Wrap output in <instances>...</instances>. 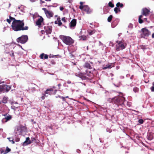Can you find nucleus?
I'll use <instances>...</instances> for the list:
<instances>
[{
  "label": "nucleus",
  "instance_id": "nucleus-19",
  "mask_svg": "<svg viewBox=\"0 0 154 154\" xmlns=\"http://www.w3.org/2000/svg\"><path fill=\"white\" fill-rule=\"evenodd\" d=\"M48 56L47 54H45L43 53L40 56V57L41 59H47L48 58Z\"/></svg>",
  "mask_w": 154,
  "mask_h": 154
},
{
  "label": "nucleus",
  "instance_id": "nucleus-2",
  "mask_svg": "<svg viewBox=\"0 0 154 154\" xmlns=\"http://www.w3.org/2000/svg\"><path fill=\"white\" fill-rule=\"evenodd\" d=\"M150 12L149 9H148L146 8H143L141 11V15L139 16L138 18V22L140 23H143V20L142 18H143V16H147L149 15Z\"/></svg>",
  "mask_w": 154,
  "mask_h": 154
},
{
  "label": "nucleus",
  "instance_id": "nucleus-57",
  "mask_svg": "<svg viewBox=\"0 0 154 154\" xmlns=\"http://www.w3.org/2000/svg\"><path fill=\"white\" fill-rule=\"evenodd\" d=\"M32 88L33 89V90L34 91H35V88Z\"/></svg>",
  "mask_w": 154,
  "mask_h": 154
},
{
  "label": "nucleus",
  "instance_id": "nucleus-14",
  "mask_svg": "<svg viewBox=\"0 0 154 154\" xmlns=\"http://www.w3.org/2000/svg\"><path fill=\"white\" fill-rule=\"evenodd\" d=\"M82 10L86 12L88 14H90L92 12V10H91L88 5H84L83 8Z\"/></svg>",
  "mask_w": 154,
  "mask_h": 154
},
{
  "label": "nucleus",
  "instance_id": "nucleus-55",
  "mask_svg": "<svg viewBox=\"0 0 154 154\" xmlns=\"http://www.w3.org/2000/svg\"><path fill=\"white\" fill-rule=\"evenodd\" d=\"M12 143H13V144H14V143H15V142L13 140H12Z\"/></svg>",
  "mask_w": 154,
  "mask_h": 154
},
{
  "label": "nucleus",
  "instance_id": "nucleus-7",
  "mask_svg": "<svg viewBox=\"0 0 154 154\" xmlns=\"http://www.w3.org/2000/svg\"><path fill=\"white\" fill-rule=\"evenodd\" d=\"M28 39V37L27 35H23L21 37L17 38L16 41L18 43H20L23 44L27 42Z\"/></svg>",
  "mask_w": 154,
  "mask_h": 154
},
{
  "label": "nucleus",
  "instance_id": "nucleus-44",
  "mask_svg": "<svg viewBox=\"0 0 154 154\" xmlns=\"http://www.w3.org/2000/svg\"><path fill=\"white\" fill-rule=\"evenodd\" d=\"M61 20L63 21L64 22H66L65 17L62 18L61 19Z\"/></svg>",
  "mask_w": 154,
  "mask_h": 154
},
{
  "label": "nucleus",
  "instance_id": "nucleus-13",
  "mask_svg": "<svg viewBox=\"0 0 154 154\" xmlns=\"http://www.w3.org/2000/svg\"><path fill=\"white\" fill-rule=\"evenodd\" d=\"M77 20L76 19H72L69 23V26L70 28L75 27L76 24Z\"/></svg>",
  "mask_w": 154,
  "mask_h": 154
},
{
  "label": "nucleus",
  "instance_id": "nucleus-18",
  "mask_svg": "<svg viewBox=\"0 0 154 154\" xmlns=\"http://www.w3.org/2000/svg\"><path fill=\"white\" fill-rule=\"evenodd\" d=\"M43 20V19L42 17H40V18L36 21V24L38 26H40L41 25L42 23Z\"/></svg>",
  "mask_w": 154,
  "mask_h": 154
},
{
  "label": "nucleus",
  "instance_id": "nucleus-26",
  "mask_svg": "<svg viewBox=\"0 0 154 154\" xmlns=\"http://www.w3.org/2000/svg\"><path fill=\"white\" fill-rule=\"evenodd\" d=\"M113 16L112 15H110L107 18V21L108 22H110L112 21Z\"/></svg>",
  "mask_w": 154,
  "mask_h": 154
},
{
  "label": "nucleus",
  "instance_id": "nucleus-25",
  "mask_svg": "<svg viewBox=\"0 0 154 154\" xmlns=\"http://www.w3.org/2000/svg\"><path fill=\"white\" fill-rule=\"evenodd\" d=\"M96 32L95 30H93L88 32V34L89 35H91L94 34Z\"/></svg>",
  "mask_w": 154,
  "mask_h": 154
},
{
  "label": "nucleus",
  "instance_id": "nucleus-30",
  "mask_svg": "<svg viewBox=\"0 0 154 154\" xmlns=\"http://www.w3.org/2000/svg\"><path fill=\"white\" fill-rule=\"evenodd\" d=\"M9 19H10V20L11 21V20H13L12 22H15V21H17V20H16L15 18L11 16H9Z\"/></svg>",
  "mask_w": 154,
  "mask_h": 154
},
{
  "label": "nucleus",
  "instance_id": "nucleus-62",
  "mask_svg": "<svg viewBox=\"0 0 154 154\" xmlns=\"http://www.w3.org/2000/svg\"><path fill=\"white\" fill-rule=\"evenodd\" d=\"M23 128L24 129L25 128V127H23Z\"/></svg>",
  "mask_w": 154,
  "mask_h": 154
},
{
  "label": "nucleus",
  "instance_id": "nucleus-9",
  "mask_svg": "<svg viewBox=\"0 0 154 154\" xmlns=\"http://www.w3.org/2000/svg\"><path fill=\"white\" fill-rule=\"evenodd\" d=\"M57 90H54L53 88H51L47 89L45 92V93L46 94H49L50 95L52 94H55L57 91Z\"/></svg>",
  "mask_w": 154,
  "mask_h": 154
},
{
  "label": "nucleus",
  "instance_id": "nucleus-11",
  "mask_svg": "<svg viewBox=\"0 0 154 154\" xmlns=\"http://www.w3.org/2000/svg\"><path fill=\"white\" fill-rule=\"evenodd\" d=\"M93 63L92 62H86L84 65V67L89 69H92L93 67Z\"/></svg>",
  "mask_w": 154,
  "mask_h": 154
},
{
  "label": "nucleus",
  "instance_id": "nucleus-37",
  "mask_svg": "<svg viewBox=\"0 0 154 154\" xmlns=\"http://www.w3.org/2000/svg\"><path fill=\"white\" fill-rule=\"evenodd\" d=\"M153 86L150 88L152 92H154V82L152 84Z\"/></svg>",
  "mask_w": 154,
  "mask_h": 154
},
{
  "label": "nucleus",
  "instance_id": "nucleus-61",
  "mask_svg": "<svg viewBox=\"0 0 154 154\" xmlns=\"http://www.w3.org/2000/svg\"><path fill=\"white\" fill-rule=\"evenodd\" d=\"M9 7H10L11 5V4L10 3H9Z\"/></svg>",
  "mask_w": 154,
  "mask_h": 154
},
{
  "label": "nucleus",
  "instance_id": "nucleus-4",
  "mask_svg": "<svg viewBox=\"0 0 154 154\" xmlns=\"http://www.w3.org/2000/svg\"><path fill=\"white\" fill-rule=\"evenodd\" d=\"M125 100V97L122 96H118L114 97V102L118 106L122 105Z\"/></svg>",
  "mask_w": 154,
  "mask_h": 154
},
{
  "label": "nucleus",
  "instance_id": "nucleus-52",
  "mask_svg": "<svg viewBox=\"0 0 154 154\" xmlns=\"http://www.w3.org/2000/svg\"><path fill=\"white\" fill-rule=\"evenodd\" d=\"M152 38H154V33L152 34Z\"/></svg>",
  "mask_w": 154,
  "mask_h": 154
},
{
  "label": "nucleus",
  "instance_id": "nucleus-58",
  "mask_svg": "<svg viewBox=\"0 0 154 154\" xmlns=\"http://www.w3.org/2000/svg\"><path fill=\"white\" fill-rule=\"evenodd\" d=\"M55 23L56 24H57V21H55Z\"/></svg>",
  "mask_w": 154,
  "mask_h": 154
},
{
  "label": "nucleus",
  "instance_id": "nucleus-59",
  "mask_svg": "<svg viewBox=\"0 0 154 154\" xmlns=\"http://www.w3.org/2000/svg\"><path fill=\"white\" fill-rule=\"evenodd\" d=\"M65 98H69V97L68 96H66V97H65Z\"/></svg>",
  "mask_w": 154,
  "mask_h": 154
},
{
  "label": "nucleus",
  "instance_id": "nucleus-24",
  "mask_svg": "<svg viewBox=\"0 0 154 154\" xmlns=\"http://www.w3.org/2000/svg\"><path fill=\"white\" fill-rule=\"evenodd\" d=\"M86 72L85 73V74L88 76H91L92 75V73L91 72V71L88 72L87 70L86 71Z\"/></svg>",
  "mask_w": 154,
  "mask_h": 154
},
{
  "label": "nucleus",
  "instance_id": "nucleus-10",
  "mask_svg": "<svg viewBox=\"0 0 154 154\" xmlns=\"http://www.w3.org/2000/svg\"><path fill=\"white\" fill-rule=\"evenodd\" d=\"M42 9L45 11V14L48 18H50L53 16L54 14L51 11H48L45 8H43Z\"/></svg>",
  "mask_w": 154,
  "mask_h": 154
},
{
  "label": "nucleus",
  "instance_id": "nucleus-31",
  "mask_svg": "<svg viewBox=\"0 0 154 154\" xmlns=\"http://www.w3.org/2000/svg\"><path fill=\"white\" fill-rule=\"evenodd\" d=\"M11 149L9 148L8 146L6 147V150L5 151V153H7L11 151Z\"/></svg>",
  "mask_w": 154,
  "mask_h": 154
},
{
  "label": "nucleus",
  "instance_id": "nucleus-22",
  "mask_svg": "<svg viewBox=\"0 0 154 154\" xmlns=\"http://www.w3.org/2000/svg\"><path fill=\"white\" fill-rule=\"evenodd\" d=\"M79 38H80V39L81 40H82L83 41H85L86 40L87 37L85 35H81L79 36Z\"/></svg>",
  "mask_w": 154,
  "mask_h": 154
},
{
  "label": "nucleus",
  "instance_id": "nucleus-33",
  "mask_svg": "<svg viewBox=\"0 0 154 154\" xmlns=\"http://www.w3.org/2000/svg\"><path fill=\"white\" fill-rule=\"evenodd\" d=\"M153 137V136L151 134H149L148 135V139L149 140H152V139Z\"/></svg>",
  "mask_w": 154,
  "mask_h": 154
},
{
  "label": "nucleus",
  "instance_id": "nucleus-3",
  "mask_svg": "<svg viewBox=\"0 0 154 154\" xmlns=\"http://www.w3.org/2000/svg\"><path fill=\"white\" fill-rule=\"evenodd\" d=\"M60 38L63 42L66 45H70L74 42V40L69 36L62 35L60 36Z\"/></svg>",
  "mask_w": 154,
  "mask_h": 154
},
{
  "label": "nucleus",
  "instance_id": "nucleus-47",
  "mask_svg": "<svg viewBox=\"0 0 154 154\" xmlns=\"http://www.w3.org/2000/svg\"><path fill=\"white\" fill-rule=\"evenodd\" d=\"M55 56L50 54L49 55V57L50 58L54 57H55Z\"/></svg>",
  "mask_w": 154,
  "mask_h": 154
},
{
  "label": "nucleus",
  "instance_id": "nucleus-63",
  "mask_svg": "<svg viewBox=\"0 0 154 154\" xmlns=\"http://www.w3.org/2000/svg\"><path fill=\"white\" fill-rule=\"evenodd\" d=\"M120 110H122V109H120Z\"/></svg>",
  "mask_w": 154,
  "mask_h": 154
},
{
  "label": "nucleus",
  "instance_id": "nucleus-45",
  "mask_svg": "<svg viewBox=\"0 0 154 154\" xmlns=\"http://www.w3.org/2000/svg\"><path fill=\"white\" fill-rule=\"evenodd\" d=\"M6 21L7 22H8L10 24L11 23V21L10 20V19H7L6 20Z\"/></svg>",
  "mask_w": 154,
  "mask_h": 154
},
{
  "label": "nucleus",
  "instance_id": "nucleus-56",
  "mask_svg": "<svg viewBox=\"0 0 154 154\" xmlns=\"http://www.w3.org/2000/svg\"><path fill=\"white\" fill-rule=\"evenodd\" d=\"M57 85L59 86V87H60V86L61 85L60 84H58Z\"/></svg>",
  "mask_w": 154,
  "mask_h": 154
},
{
  "label": "nucleus",
  "instance_id": "nucleus-12",
  "mask_svg": "<svg viewBox=\"0 0 154 154\" xmlns=\"http://www.w3.org/2000/svg\"><path fill=\"white\" fill-rule=\"evenodd\" d=\"M32 142L31 140H30L29 138L27 137L26 138V140L23 143L22 145L23 146H24L30 144Z\"/></svg>",
  "mask_w": 154,
  "mask_h": 154
},
{
  "label": "nucleus",
  "instance_id": "nucleus-41",
  "mask_svg": "<svg viewBox=\"0 0 154 154\" xmlns=\"http://www.w3.org/2000/svg\"><path fill=\"white\" fill-rule=\"evenodd\" d=\"M10 54L11 56V57H14V53L13 51L11 52V53H10Z\"/></svg>",
  "mask_w": 154,
  "mask_h": 154
},
{
  "label": "nucleus",
  "instance_id": "nucleus-36",
  "mask_svg": "<svg viewBox=\"0 0 154 154\" xmlns=\"http://www.w3.org/2000/svg\"><path fill=\"white\" fill-rule=\"evenodd\" d=\"M138 122L140 124H142L144 122V121L142 119H140L138 120Z\"/></svg>",
  "mask_w": 154,
  "mask_h": 154
},
{
  "label": "nucleus",
  "instance_id": "nucleus-5",
  "mask_svg": "<svg viewBox=\"0 0 154 154\" xmlns=\"http://www.w3.org/2000/svg\"><path fill=\"white\" fill-rule=\"evenodd\" d=\"M116 45V50L117 51H119L125 49L126 46L125 43H124L122 41H117Z\"/></svg>",
  "mask_w": 154,
  "mask_h": 154
},
{
  "label": "nucleus",
  "instance_id": "nucleus-40",
  "mask_svg": "<svg viewBox=\"0 0 154 154\" xmlns=\"http://www.w3.org/2000/svg\"><path fill=\"white\" fill-rule=\"evenodd\" d=\"M58 25L59 26H60L62 24V23L61 22V20H60V19L58 21Z\"/></svg>",
  "mask_w": 154,
  "mask_h": 154
},
{
  "label": "nucleus",
  "instance_id": "nucleus-6",
  "mask_svg": "<svg viewBox=\"0 0 154 154\" xmlns=\"http://www.w3.org/2000/svg\"><path fill=\"white\" fill-rule=\"evenodd\" d=\"M141 38H147L150 34V32L146 28H143L140 32Z\"/></svg>",
  "mask_w": 154,
  "mask_h": 154
},
{
  "label": "nucleus",
  "instance_id": "nucleus-48",
  "mask_svg": "<svg viewBox=\"0 0 154 154\" xmlns=\"http://www.w3.org/2000/svg\"><path fill=\"white\" fill-rule=\"evenodd\" d=\"M20 139L19 138H17L15 139V141L16 142H18L20 141Z\"/></svg>",
  "mask_w": 154,
  "mask_h": 154
},
{
  "label": "nucleus",
  "instance_id": "nucleus-50",
  "mask_svg": "<svg viewBox=\"0 0 154 154\" xmlns=\"http://www.w3.org/2000/svg\"><path fill=\"white\" fill-rule=\"evenodd\" d=\"M40 2L41 4L45 3V2L44 1H42V0H40Z\"/></svg>",
  "mask_w": 154,
  "mask_h": 154
},
{
  "label": "nucleus",
  "instance_id": "nucleus-54",
  "mask_svg": "<svg viewBox=\"0 0 154 154\" xmlns=\"http://www.w3.org/2000/svg\"><path fill=\"white\" fill-rule=\"evenodd\" d=\"M152 17L153 20L154 21V14H152Z\"/></svg>",
  "mask_w": 154,
  "mask_h": 154
},
{
  "label": "nucleus",
  "instance_id": "nucleus-20",
  "mask_svg": "<svg viewBox=\"0 0 154 154\" xmlns=\"http://www.w3.org/2000/svg\"><path fill=\"white\" fill-rule=\"evenodd\" d=\"M8 98L7 97H4L2 99V102L4 103H7Z\"/></svg>",
  "mask_w": 154,
  "mask_h": 154
},
{
  "label": "nucleus",
  "instance_id": "nucleus-64",
  "mask_svg": "<svg viewBox=\"0 0 154 154\" xmlns=\"http://www.w3.org/2000/svg\"><path fill=\"white\" fill-rule=\"evenodd\" d=\"M130 25H131V27H132V25H131V24H130Z\"/></svg>",
  "mask_w": 154,
  "mask_h": 154
},
{
  "label": "nucleus",
  "instance_id": "nucleus-8",
  "mask_svg": "<svg viewBox=\"0 0 154 154\" xmlns=\"http://www.w3.org/2000/svg\"><path fill=\"white\" fill-rule=\"evenodd\" d=\"M11 87L6 85H0V93L5 92H8L11 89Z\"/></svg>",
  "mask_w": 154,
  "mask_h": 154
},
{
  "label": "nucleus",
  "instance_id": "nucleus-21",
  "mask_svg": "<svg viewBox=\"0 0 154 154\" xmlns=\"http://www.w3.org/2000/svg\"><path fill=\"white\" fill-rule=\"evenodd\" d=\"M114 11L116 14H117L119 12H120L121 10L120 8L118 7H116L114 8Z\"/></svg>",
  "mask_w": 154,
  "mask_h": 154
},
{
  "label": "nucleus",
  "instance_id": "nucleus-53",
  "mask_svg": "<svg viewBox=\"0 0 154 154\" xmlns=\"http://www.w3.org/2000/svg\"><path fill=\"white\" fill-rule=\"evenodd\" d=\"M4 151L3 150H1V154L2 153L4 152Z\"/></svg>",
  "mask_w": 154,
  "mask_h": 154
},
{
  "label": "nucleus",
  "instance_id": "nucleus-15",
  "mask_svg": "<svg viewBox=\"0 0 154 154\" xmlns=\"http://www.w3.org/2000/svg\"><path fill=\"white\" fill-rule=\"evenodd\" d=\"M85 73H83L81 72H79L75 73V75L76 76L79 77L83 79H86V77L85 76Z\"/></svg>",
  "mask_w": 154,
  "mask_h": 154
},
{
  "label": "nucleus",
  "instance_id": "nucleus-32",
  "mask_svg": "<svg viewBox=\"0 0 154 154\" xmlns=\"http://www.w3.org/2000/svg\"><path fill=\"white\" fill-rule=\"evenodd\" d=\"M133 90L135 93L138 92L139 91V89L136 87H135L133 88Z\"/></svg>",
  "mask_w": 154,
  "mask_h": 154
},
{
  "label": "nucleus",
  "instance_id": "nucleus-35",
  "mask_svg": "<svg viewBox=\"0 0 154 154\" xmlns=\"http://www.w3.org/2000/svg\"><path fill=\"white\" fill-rule=\"evenodd\" d=\"M31 140L32 142H34L35 143H37V142L36 141V140L35 138L34 137H32L31 138Z\"/></svg>",
  "mask_w": 154,
  "mask_h": 154
},
{
  "label": "nucleus",
  "instance_id": "nucleus-43",
  "mask_svg": "<svg viewBox=\"0 0 154 154\" xmlns=\"http://www.w3.org/2000/svg\"><path fill=\"white\" fill-rule=\"evenodd\" d=\"M60 97L62 99V100L63 101H65V97Z\"/></svg>",
  "mask_w": 154,
  "mask_h": 154
},
{
  "label": "nucleus",
  "instance_id": "nucleus-23",
  "mask_svg": "<svg viewBox=\"0 0 154 154\" xmlns=\"http://www.w3.org/2000/svg\"><path fill=\"white\" fill-rule=\"evenodd\" d=\"M116 6L117 7L119 8V7L121 8L123 6V5L119 2L117 3L116 4Z\"/></svg>",
  "mask_w": 154,
  "mask_h": 154
},
{
  "label": "nucleus",
  "instance_id": "nucleus-29",
  "mask_svg": "<svg viewBox=\"0 0 154 154\" xmlns=\"http://www.w3.org/2000/svg\"><path fill=\"white\" fill-rule=\"evenodd\" d=\"M80 5L79 7V8L81 9L82 10L83 8V7L84 6V5L83 6V2H80Z\"/></svg>",
  "mask_w": 154,
  "mask_h": 154
},
{
  "label": "nucleus",
  "instance_id": "nucleus-39",
  "mask_svg": "<svg viewBox=\"0 0 154 154\" xmlns=\"http://www.w3.org/2000/svg\"><path fill=\"white\" fill-rule=\"evenodd\" d=\"M143 18V20L144 21H146L148 23H149V22H150L149 21V20H148V19L147 18Z\"/></svg>",
  "mask_w": 154,
  "mask_h": 154
},
{
  "label": "nucleus",
  "instance_id": "nucleus-46",
  "mask_svg": "<svg viewBox=\"0 0 154 154\" xmlns=\"http://www.w3.org/2000/svg\"><path fill=\"white\" fill-rule=\"evenodd\" d=\"M131 103L130 102H127V105L128 106H131Z\"/></svg>",
  "mask_w": 154,
  "mask_h": 154
},
{
  "label": "nucleus",
  "instance_id": "nucleus-27",
  "mask_svg": "<svg viewBox=\"0 0 154 154\" xmlns=\"http://www.w3.org/2000/svg\"><path fill=\"white\" fill-rule=\"evenodd\" d=\"M111 65L110 64H108L106 65V66H105L103 68L104 69H105L107 68H111Z\"/></svg>",
  "mask_w": 154,
  "mask_h": 154
},
{
  "label": "nucleus",
  "instance_id": "nucleus-1",
  "mask_svg": "<svg viewBox=\"0 0 154 154\" xmlns=\"http://www.w3.org/2000/svg\"><path fill=\"white\" fill-rule=\"evenodd\" d=\"M24 22L23 20H17L15 22H12L11 24L12 28L15 31L27 30L28 26H24Z\"/></svg>",
  "mask_w": 154,
  "mask_h": 154
},
{
  "label": "nucleus",
  "instance_id": "nucleus-49",
  "mask_svg": "<svg viewBox=\"0 0 154 154\" xmlns=\"http://www.w3.org/2000/svg\"><path fill=\"white\" fill-rule=\"evenodd\" d=\"M64 8L63 7H60V11H62L63 9Z\"/></svg>",
  "mask_w": 154,
  "mask_h": 154
},
{
  "label": "nucleus",
  "instance_id": "nucleus-38",
  "mask_svg": "<svg viewBox=\"0 0 154 154\" xmlns=\"http://www.w3.org/2000/svg\"><path fill=\"white\" fill-rule=\"evenodd\" d=\"M51 65H55L56 64V62L55 61L53 60H51Z\"/></svg>",
  "mask_w": 154,
  "mask_h": 154
},
{
  "label": "nucleus",
  "instance_id": "nucleus-51",
  "mask_svg": "<svg viewBox=\"0 0 154 154\" xmlns=\"http://www.w3.org/2000/svg\"><path fill=\"white\" fill-rule=\"evenodd\" d=\"M70 57H74V56L72 54H70Z\"/></svg>",
  "mask_w": 154,
  "mask_h": 154
},
{
  "label": "nucleus",
  "instance_id": "nucleus-60",
  "mask_svg": "<svg viewBox=\"0 0 154 154\" xmlns=\"http://www.w3.org/2000/svg\"><path fill=\"white\" fill-rule=\"evenodd\" d=\"M46 1H51V0H45Z\"/></svg>",
  "mask_w": 154,
  "mask_h": 154
},
{
  "label": "nucleus",
  "instance_id": "nucleus-28",
  "mask_svg": "<svg viewBox=\"0 0 154 154\" xmlns=\"http://www.w3.org/2000/svg\"><path fill=\"white\" fill-rule=\"evenodd\" d=\"M108 5L109 7H110L111 8H113L114 6V4L112 3L111 2H109L108 3Z\"/></svg>",
  "mask_w": 154,
  "mask_h": 154
},
{
  "label": "nucleus",
  "instance_id": "nucleus-16",
  "mask_svg": "<svg viewBox=\"0 0 154 154\" xmlns=\"http://www.w3.org/2000/svg\"><path fill=\"white\" fill-rule=\"evenodd\" d=\"M11 116L10 115H9L8 116H6L5 118H3L2 120V122L3 123L6 122L8 121H9L11 119Z\"/></svg>",
  "mask_w": 154,
  "mask_h": 154
},
{
  "label": "nucleus",
  "instance_id": "nucleus-34",
  "mask_svg": "<svg viewBox=\"0 0 154 154\" xmlns=\"http://www.w3.org/2000/svg\"><path fill=\"white\" fill-rule=\"evenodd\" d=\"M114 98H109L107 99V100L110 103H111L112 102H114Z\"/></svg>",
  "mask_w": 154,
  "mask_h": 154
},
{
  "label": "nucleus",
  "instance_id": "nucleus-17",
  "mask_svg": "<svg viewBox=\"0 0 154 154\" xmlns=\"http://www.w3.org/2000/svg\"><path fill=\"white\" fill-rule=\"evenodd\" d=\"M52 27L51 26H48L46 27L45 31L47 34H50L52 32Z\"/></svg>",
  "mask_w": 154,
  "mask_h": 154
},
{
  "label": "nucleus",
  "instance_id": "nucleus-42",
  "mask_svg": "<svg viewBox=\"0 0 154 154\" xmlns=\"http://www.w3.org/2000/svg\"><path fill=\"white\" fill-rule=\"evenodd\" d=\"M45 94H45V93L44 94H42L43 95L41 97V98L42 100H44L45 99Z\"/></svg>",
  "mask_w": 154,
  "mask_h": 154
}]
</instances>
